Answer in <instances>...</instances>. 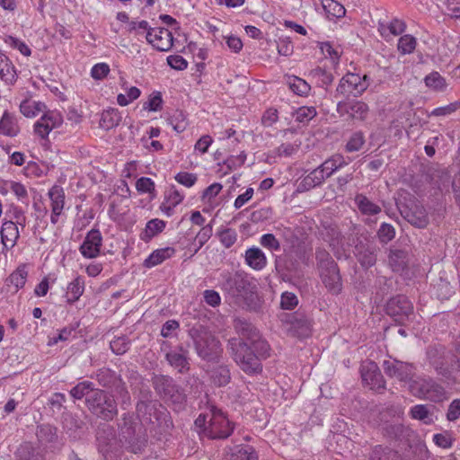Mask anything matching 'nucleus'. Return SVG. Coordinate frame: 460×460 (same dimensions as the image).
Returning a JSON list of instances; mask_svg holds the SVG:
<instances>
[{"label":"nucleus","mask_w":460,"mask_h":460,"mask_svg":"<svg viewBox=\"0 0 460 460\" xmlns=\"http://www.w3.org/2000/svg\"><path fill=\"white\" fill-rule=\"evenodd\" d=\"M289 88L297 95L307 96L311 91L310 84L304 79L297 76H289L288 78Z\"/></svg>","instance_id":"42"},{"label":"nucleus","mask_w":460,"mask_h":460,"mask_svg":"<svg viewBox=\"0 0 460 460\" xmlns=\"http://www.w3.org/2000/svg\"><path fill=\"white\" fill-rule=\"evenodd\" d=\"M424 81L429 88L436 91H442L447 86L445 79L438 72H433L428 75Z\"/></svg>","instance_id":"51"},{"label":"nucleus","mask_w":460,"mask_h":460,"mask_svg":"<svg viewBox=\"0 0 460 460\" xmlns=\"http://www.w3.org/2000/svg\"><path fill=\"white\" fill-rule=\"evenodd\" d=\"M234 329L239 335L248 340L255 341V339L259 338L257 329L245 320L236 319L234 321Z\"/></svg>","instance_id":"36"},{"label":"nucleus","mask_w":460,"mask_h":460,"mask_svg":"<svg viewBox=\"0 0 460 460\" xmlns=\"http://www.w3.org/2000/svg\"><path fill=\"white\" fill-rule=\"evenodd\" d=\"M63 123V117L57 111H49L35 122L34 132L40 138L45 139L49 133L60 127Z\"/></svg>","instance_id":"11"},{"label":"nucleus","mask_w":460,"mask_h":460,"mask_svg":"<svg viewBox=\"0 0 460 460\" xmlns=\"http://www.w3.org/2000/svg\"><path fill=\"white\" fill-rule=\"evenodd\" d=\"M328 175H325V172L323 167L320 165L316 169L313 170L305 178V182L309 187H315L323 182V181L328 178Z\"/></svg>","instance_id":"49"},{"label":"nucleus","mask_w":460,"mask_h":460,"mask_svg":"<svg viewBox=\"0 0 460 460\" xmlns=\"http://www.w3.org/2000/svg\"><path fill=\"white\" fill-rule=\"evenodd\" d=\"M111 349L117 355L124 354L129 348L128 339L122 336L111 341Z\"/></svg>","instance_id":"56"},{"label":"nucleus","mask_w":460,"mask_h":460,"mask_svg":"<svg viewBox=\"0 0 460 460\" xmlns=\"http://www.w3.org/2000/svg\"><path fill=\"white\" fill-rule=\"evenodd\" d=\"M4 43L13 49L18 50L22 55L25 57H29L31 54V50L30 47L22 40L13 37V36H6L4 38Z\"/></svg>","instance_id":"48"},{"label":"nucleus","mask_w":460,"mask_h":460,"mask_svg":"<svg viewBox=\"0 0 460 460\" xmlns=\"http://www.w3.org/2000/svg\"><path fill=\"white\" fill-rule=\"evenodd\" d=\"M355 254L358 258V262L366 268L371 267L376 263V256L374 251L363 245L356 247Z\"/></svg>","instance_id":"38"},{"label":"nucleus","mask_w":460,"mask_h":460,"mask_svg":"<svg viewBox=\"0 0 460 460\" xmlns=\"http://www.w3.org/2000/svg\"><path fill=\"white\" fill-rule=\"evenodd\" d=\"M165 358L168 363L176 368L180 373H187L190 369L188 350L180 348V351L172 350L167 352Z\"/></svg>","instance_id":"25"},{"label":"nucleus","mask_w":460,"mask_h":460,"mask_svg":"<svg viewBox=\"0 0 460 460\" xmlns=\"http://www.w3.org/2000/svg\"><path fill=\"white\" fill-rule=\"evenodd\" d=\"M102 245V236L98 229L90 230L80 245L81 254L87 259H93L99 256Z\"/></svg>","instance_id":"16"},{"label":"nucleus","mask_w":460,"mask_h":460,"mask_svg":"<svg viewBox=\"0 0 460 460\" xmlns=\"http://www.w3.org/2000/svg\"><path fill=\"white\" fill-rule=\"evenodd\" d=\"M146 39L149 44L159 51H169L173 45L172 32L168 29L162 27L148 30Z\"/></svg>","instance_id":"13"},{"label":"nucleus","mask_w":460,"mask_h":460,"mask_svg":"<svg viewBox=\"0 0 460 460\" xmlns=\"http://www.w3.org/2000/svg\"><path fill=\"white\" fill-rule=\"evenodd\" d=\"M317 115L315 107L314 106H302L299 107L294 113L296 121L300 123H308Z\"/></svg>","instance_id":"44"},{"label":"nucleus","mask_w":460,"mask_h":460,"mask_svg":"<svg viewBox=\"0 0 460 460\" xmlns=\"http://www.w3.org/2000/svg\"><path fill=\"white\" fill-rule=\"evenodd\" d=\"M260 243L270 251H279L280 249L279 242L272 234H262L260 238Z\"/></svg>","instance_id":"60"},{"label":"nucleus","mask_w":460,"mask_h":460,"mask_svg":"<svg viewBox=\"0 0 460 460\" xmlns=\"http://www.w3.org/2000/svg\"><path fill=\"white\" fill-rule=\"evenodd\" d=\"M412 304L405 296H396L386 304L387 314L393 316H408L412 313Z\"/></svg>","instance_id":"20"},{"label":"nucleus","mask_w":460,"mask_h":460,"mask_svg":"<svg viewBox=\"0 0 460 460\" xmlns=\"http://www.w3.org/2000/svg\"><path fill=\"white\" fill-rule=\"evenodd\" d=\"M222 184L215 182L205 189L202 199L206 202H210L215 197H217L222 190Z\"/></svg>","instance_id":"64"},{"label":"nucleus","mask_w":460,"mask_h":460,"mask_svg":"<svg viewBox=\"0 0 460 460\" xmlns=\"http://www.w3.org/2000/svg\"><path fill=\"white\" fill-rule=\"evenodd\" d=\"M190 335L199 357L208 362L218 363L223 349L219 341L211 332L199 327L192 328Z\"/></svg>","instance_id":"1"},{"label":"nucleus","mask_w":460,"mask_h":460,"mask_svg":"<svg viewBox=\"0 0 460 460\" xmlns=\"http://www.w3.org/2000/svg\"><path fill=\"white\" fill-rule=\"evenodd\" d=\"M244 261L252 270L261 271L268 264V260L261 249L257 246L248 248L244 252Z\"/></svg>","instance_id":"22"},{"label":"nucleus","mask_w":460,"mask_h":460,"mask_svg":"<svg viewBox=\"0 0 460 460\" xmlns=\"http://www.w3.org/2000/svg\"><path fill=\"white\" fill-rule=\"evenodd\" d=\"M86 406L91 412L104 420H111L118 414L113 395L98 388L92 393Z\"/></svg>","instance_id":"3"},{"label":"nucleus","mask_w":460,"mask_h":460,"mask_svg":"<svg viewBox=\"0 0 460 460\" xmlns=\"http://www.w3.org/2000/svg\"><path fill=\"white\" fill-rule=\"evenodd\" d=\"M410 391L414 396L434 402L443 400L445 395L444 388L431 378H418L413 380L410 385Z\"/></svg>","instance_id":"5"},{"label":"nucleus","mask_w":460,"mask_h":460,"mask_svg":"<svg viewBox=\"0 0 460 460\" xmlns=\"http://www.w3.org/2000/svg\"><path fill=\"white\" fill-rule=\"evenodd\" d=\"M320 276L325 288H336L340 285V275L335 261L323 250L316 252Z\"/></svg>","instance_id":"6"},{"label":"nucleus","mask_w":460,"mask_h":460,"mask_svg":"<svg viewBox=\"0 0 460 460\" xmlns=\"http://www.w3.org/2000/svg\"><path fill=\"white\" fill-rule=\"evenodd\" d=\"M389 263L394 271H401L406 266V253L403 251H392L389 255Z\"/></svg>","instance_id":"45"},{"label":"nucleus","mask_w":460,"mask_h":460,"mask_svg":"<svg viewBox=\"0 0 460 460\" xmlns=\"http://www.w3.org/2000/svg\"><path fill=\"white\" fill-rule=\"evenodd\" d=\"M49 208L51 210L50 222L56 225L59 222L66 205L65 190L61 186L54 185L48 191Z\"/></svg>","instance_id":"14"},{"label":"nucleus","mask_w":460,"mask_h":460,"mask_svg":"<svg viewBox=\"0 0 460 460\" xmlns=\"http://www.w3.org/2000/svg\"><path fill=\"white\" fill-rule=\"evenodd\" d=\"M337 111L341 115H348L352 119L364 120L368 114L369 108L361 101H345L337 104Z\"/></svg>","instance_id":"18"},{"label":"nucleus","mask_w":460,"mask_h":460,"mask_svg":"<svg viewBox=\"0 0 460 460\" xmlns=\"http://www.w3.org/2000/svg\"><path fill=\"white\" fill-rule=\"evenodd\" d=\"M234 424L218 409H212L205 436L211 439H226L234 431Z\"/></svg>","instance_id":"4"},{"label":"nucleus","mask_w":460,"mask_h":460,"mask_svg":"<svg viewBox=\"0 0 460 460\" xmlns=\"http://www.w3.org/2000/svg\"><path fill=\"white\" fill-rule=\"evenodd\" d=\"M30 269L31 264L29 263L20 264L6 279V285L13 288H23L28 281Z\"/></svg>","instance_id":"26"},{"label":"nucleus","mask_w":460,"mask_h":460,"mask_svg":"<svg viewBox=\"0 0 460 460\" xmlns=\"http://www.w3.org/2000/svg\"><path fill=\"white\" fill-rule=\"evenodd\" d=\"M322 5L328 18H341L345 15L344 6L335 0H322Z\"/></svg>","instance_id":"37"},{"label":"nucleus","mask_w":460,"mask_h":460,"mask_svg":"<svg viewBox=\"0 0 460 460\" xmlns=\"http://www.w3.org/2000/svg\"><path fill=\"white\" fill-rule=\"evenodd\" d=\"M152 382L155 390L164 399L173 403H181L184 401L185 394L172 378L163 375L155 376Z\"/></svg>","instance_id":"8"},{"label":"nucleus","mask_w":460,"mask_h":460,"mask_svg":"<svg viewBox=\"0 0 460 460\" xmlns=\"http://www.w3.org/2000/svg\"><path fill=\"white\" fill-rule=\"evenodd\" d=\"M406 29V24L399 19H393L389 22H379L378 31L382 37L387 40L390 36L402 34Z\"/></svg>","instance_id":"30"},{"label":"nucleus","mask_w":460,"mask_h":460,"mask_svg":"<svg viewBox=\"0 0 460 460\" xmlns=\"http://www.w3.org/2000/svg\"><path fill=\"white\" fill-rule=\"evenodd\" d=\"M225 460H258L255 450L251 446H236L226 449Z\"/></svg>","instance_id":"27"},{"label":"nucleus","mask_w":460,"mask_h":460,"mask_svg":"<svg viewBox=\"0 0 460 460\" xmlns=\"http://www.w3.org/2000/svg\"><path fill=\"white\" fill-rule=\"evenodd\" d=\"M20 225H17L13 220L4 219L0 227V237L3 252H9L18 243L20 238Z\"/></svg>","instance_id":"17"},{"label":"nucleus","mask_w":460,"mask_h":460,"mask_svg":"<svg viewBox=\"0 0 460 460\" xmlns=\"http://www.w3.org/2000/svg\"><path fill=\"white\" fill-rule=\"evenodd\" d=\"M136 188L140 193H151L155 190V182L147 177H141L136 182Z\"/></svg>","instance_id":"63"},{"label":"nucleus","mask_w":460,"mask_h":460,"mask_svg":"<svg viewBox=\"0 0 460 460\" xmlns=\"http://www.w3.org/2000/svg\"><path fill=\"white\" fill-rule=\"evenodd\" d=\"M166 226V222L154 218L149 220L143 232L140 234V238L144 242H149L152 238L156 236L158 234L162 233Z\"/></svg>","instance_id":"31"},{"label":"nucleus","mask_w":460,"mask_h":460,"mask_svg":"<svg viewBox=\"0 0 460 460\" xmlns=\"http://www.w3.org/2000/svg\"><path fill=\"white\" fill-rule=\"evenodd\" d=\"M96 389L92 382L83 381L70 390V394L75 400L85 398V404H87L92 393Z\"/></svg>","instance_id":"35"},{"label":"nucleus","mask_w":460,"mask_h":460,"mask_svg":"<svg viewBox=\"0 0 460 460\" xmlns=\"http://www.w3.org/2000/svg\"><path fill=\"white\" fill-rule=\"evenodd\" d=\"M4 188L9 190L22 203H28V191L22 183L15 181H7L4 183Z\"/></svg>","instance_id":"39"},{"label":"nucleus","mask_w":460,"mask_h":460,"mask_svg":"<svg viewBox=\"0 0 460 460\" xmlns=\"http://www.w3.org/2000/svg\"><path fill=\"white\" fill-rule=\"evenodd\" d=\"M235 288H256L257 280L249 273L236 271L233 277Z\"/></svg>","instance_id":"43"},{"label":"nucleus","mask_w":460,"mask_h":460,"mask_svg":"<svg viewBox=\"0 0 460 460\" xmlns=\"http://www.w3.org/2000/svg\"><path fill=\"white\" fill-rule=\"evenodd\" d=\"M174 179L178 183L190 188L197 182L198 177L195 173L180 172L174 176Z\"/></svg>","instance_id":"58"},{"label":"nucleus","mask_w":460,"mask_h":460,"mask_svg":"<svg viewBox=\"0 0 460 460\" xmlns=\"http://www.w3.org/2000/svg\"><path fill=\"white\" fill-rule=\"evenodd\" d=\"M213 143V138L209 135L202 136L194 146V152L204 155L208 152Z\"/></svg>","instance_id":"62"},{"label":"nucleus","mask_w":460,"mask_h":460,"mask_svg":"<svg viewBox=\"0 0 460 460\" xmlns=\"http://www.w3.org/2000/svg\"><path fill=\"white\" fill-rule=\"evenodd\" d=\"M416 39L410 34H406L399 39L397 48L402 54L405 55L413 52V50L416 48Z\"/></svg>","instance_id":"50"},{"label":"nucleus","mask_w":460,"mask_h":460,"mask_svg":"<svg viewBox=\"0 0 460 460\" xmlns=\"http://www.w3.org/2000/svg\"><path fill=\"white\" fill-rule=\"evenodd\" d=\"M228 346L234 360L243 371L253 374L261 370L259 357L251 350L242 339L233 338L229 340Z\"/></svg>","instance_id":"2"},{"label":"nucleus","mask_w":460,"mask_h":460,"mask_svg":"<svg viewBox=\"0 0 460 460\" xmlns=\"http://www.w3.org/2000/svg\"><path fill=\"white\" fill-rule=\"evenodd\" d=\"M110 72V66L105 62H100L93 66L90 75L95 81H102L109 75Z\"/></svg>","instance_id":"53"},{"label":"nucleus","mask_w":460,"mask_h":460,"mask_svg":"<svg viewBox=\"0 0 460 460\" xmlns=\"http://www.w3.org/2000/svg\"><path fill=\"white\" fill-rule=\"evenodd\" d=\"M220 243L226 248H230L237 240V233L232 228H223L217 233Z\"/></svg>","instance_id":"52"},{"label":"nucleus","mask_w":460,"mask_h":460,"mask_svg":"<svg viewBox=\"0 0 460 460\" xmlns=\"http://www.w3.org/2000/svg\"><path fill=\"white\" fill-rule=\"evenodd\" d=\"M408 222L411 225L422 228L428 224V217L423 208L415 207L414 209L409 211L406 215Z\"/></svg>","instance_id":"41"},{"label":"nucleus","mask_w":460,"mask_h":460,"mask_svg":"<svg viewBox=\"0 0 460 460\" xmlns=\"http://www.w3.org/2000/svg\"><path fill=\"white\" fill-rule=\"evenodd\" d=\"M365 143L364 136L361 132H356L352 134L346 145V150L348 152L358 151L363 144Z\"/></svg>","instance_id":"57"},{"label":"nucleus","mask_w":460,"mask_h":460,"mask_svg":"<svg viewBox=\"0 0 460 460\" xmlns=\"http://www.w3.org/2000/svg\"><path fill=\"white\" fill-rule=\"evenodd\" d=\"M63 428L68 436L74 439L80 438L86 429L84 417L70 412L63 415Z\"/></svg>","instance_id":"19"},{"label":"nucleus","mask_w":460,"mask_h":460,"mask_svg":"<svg viewBox=\"0 0 460 460\" xmlns=\"http://www.w3.org/2000/svg\"><path fill=\"white\" fill-rule=\"evenodd\" d=\"M212 226L207 225L203 226L199 232L196 235V242H198L199 245L195 249V252H197L212 236Z\"/></svg>","instance_id":"59"},{"label":"nucleus","mask_w":460,"mask_h":460,"mask_svg":"<svg viewBox=\"0 0 460 460\" xmlns=\"http://www.w3.org/2000/svg\"><path fill=\"white\" fill-rule=\"evenodd\" d=\"M370 79L367 75L361 76L358 74L348 73L341 80L337 92L343 95L352 94L358 96L362 94L369 86Z\"/></svg>","instance_id":"10"},{"label":"nucleus","mask_w":460,"mask_h":460,"mask_svg":"<svg viewBox=\"0 0 460 460\" xmlns=\"http://www.w3.org/2000/svg\"><path fill=\"white\" fill-rule=\"evenodd\" d=\"M347 164L344 157L341 155H334L329 159L324 161L321 166L325 172V175L329 177L332 175L337 170Z\"/></svg>","instance_id":"40"},{"label":"nucleus","mask_w":460,"mask_h":460,"mask_svg":"<svg viewBox=\"0 0 460 460\" xmlns=\"http://www.w3.org/2000/svg\"><path fill=\"white\" fill-rule=\"evenodd\" d=\"M163 99L159 92H154L148 97V100L144 103V110L149 111H158L162 109Z\"/></svg>","instance_id":"55"},{"label":"nucleus","mask_w":460,"mask_h":460,"mask_svg":"<svg viewBox=\"0 0 460 460\" xmlns=\"http://www.w3.org/2000/svg\"><path fill=\"white\" fill-rule=\"evenodd\" d=\"M383 367L387 376L394 377L401 382L411 381L414 376L413 366L405 362L385 360Z\"/></svg>","instance_id":"15"},{"label":"nucleus","mask_w":460,"mask_h":460,"mask_svg":"<svg viewBox=\"0 0 460 460\" xmlns=\"http://www.w3.org/2000/svg\"><path fill=\"white\" fill-rule=\"evenodd\" d=\"M7 215L10 217L9 220H13L17 225H20L22 229L25 227L27 217L22 208L18 206H11Z\"/></svg>","instance_id":"54"},{"label":"nucleus","mask_w":460,"mask_h":460,"mask_svg":"<svg viewBox=\"0 0 460 460\" xmlns=\"http://www.w3.org/2000/svg\"><path fill=\"white\" fill-rule=\"evenodd\" d=\"M175 253L176 250L172 246L156 249L145 260L144 265L147 268L155 267L172 258Z\"/></svg>","instance_id":"28"},{"label":"nucleus","mask_w":460,"mask_h":460,"mask_svg":"<svg viewBox=\"0 0 460 460\" xmlns=\"http://www.w3.org/2000/svg\"><path fill=\"white\" fill-rule=\"evenodd\" d=\"M121 121V115L119 110L110 108L101 114L100 127L105 130L117 127Z\"/></svg>","instance_id":"32"},{"label":"nucleus","mask_w":460,"mask_h":460,"mask_svg":"<svg viewBox=\"0 0 460 460\" xmlns=\"http://www.w3.org/2000/svg\"><path fill=\"white\" fill-rule=\"evenodd\" d=\"M298 305L296 296L289 291H286L281 295L280 305L283 309L291 310Z\"/></svg>","instance_id":"61"},{"label":"nucleus","mask_w":460,"mask_h":460,"mask_svg":"<svg viewBox=\"0 0 460 460\" xmlns=\"http://www.w3.org/2000/svg\"><path fill=\"white\" fill-rule=\"evenodd\" d=\"M125 90L126 94L119 93L117 96V102L122 107L128 105L133 101L137 100L141 94V91L136 86L125 88Z\"/></svg>","instance_id":"46"},{"label":"nucleus","mask_w":460,"mask_h":460,"mask_svg":"<svg viewBox=\"0 0 460 460\" xmlns=\"http://www.w3.org/2000/svg\"><path fill=\"white\" fill-rule=\"evenodd\" d=\"M355 203L363 215L374 216L381 212V208L363 194L355 197Z\"/></svg>","instance_id":"33"},{"label":"nucleus","mask_w":460,"mask_h":460,"mask_svg":"<svg viewBox=\"0 0 460 460\" xmlns=\"http://www.w3.org/2000/svg\"><path fill=\"white\" fill-rule=\"evenodd\" d=\"M20 132L17 119L11 113L4 111L0 118V135L13 137Z\"/></svg>","instance_id":"29"},{"label":"nucleus","mask_w":460,"mask_h":460,"mask_svg":"<svg viewBox=\"0 0 460 460\" xmlns=\"http://www.w3.org/2000/svg\"><path fill=\"white\" fill-rule=\"evenodd\" d=\"M207 373L210 381L217 386H225L231 380V374L228 366L225 364H217L209 367Z\"/></svg>","instance_id":"23"},{"label":"nucleus","mask_w":460,"mask_h":460,"mask_svg":"<svg viewBox=\"0 0 460 460\" xmlns=\"http://www.w3.org/2000/svg\"><path fill=\"white\" fill-rule=\"evenodd\" d=\"M361 377L363 383L371 390L380 392L385 387L384 376L377 365L373 361H367L362 364Z\"/></svg>","instance_id":"12"},{"label":"nucleus","mask_w":460,"mask_h":460,"mask_svg":"<svg viewBox=\"0 0 460 460\" xmlns=\"http://www.w3.org/2000/svg\"><path fill=\"white\" fill-rule=\"evenodd\" d=\"M37 437L43 442H54L58 438L57 429L49 424L39 426Z\"/></svg>","instance_id":"47"},{"label":"nucleus","mask_w":460,"mask_h":460,"mask_svg":"<svg viewBox=\"0 0 460 460\" xmlns=\"http://www.w3.org/2000/svg\"><path fill=\"white\" fill-rule=\"evenodd\" d=\"M279 317L287 332L292 335L305 337L311 333V322L305 314L300 312L282 313Z\"/></svg>","instance_id":"7"},{"label":"nucleus","mask_w":460,"mask_h":460,"mask_svg":"<svg viewBox=\"0 0 460 460\" xmlns=\"http://www.w3.org/2000/svg\"><path fill=\"white\" fill-rule=\"evenodd\" d=\"M99 385L114 390L122 399V404H129L130 397L119 376L109 368H101L95 374Z\"/></svg>","instance_id":"9"},{"label":"nucleus","mask_w":460,"mask_h":460,"mask_svg":"<svg viewBox=\"0 0 460 460\" xmlns=\"http://www.w3.org/2000/svg\"><path fill=\"white\" fill-rule=\"evenodd\" d=\"M46 106L43 102L33 99H27L21 102L20 111L27 118H33L43 112Z\"/></svg>","instance_id":"34"},{"label":"nucleus","mask_w":460,"mask_h":460,"mask_svg":"<svg viewBox=\"0 0 460 460\" xmlns=\"http://www.w3.org/2000/svg\"><path fill=\"white\" fill-rule=\"evenodd\" d=\"M17 70L12 60L0 50V80L6 84H13L17 80Z\"/></svg>","instance_id":"24"},{"label":"nucleus","mask_w":460,"mask_h":460,"mask_svg":"<svg viewBox=\"0 0 460 460\" xmlns=\"http://www.w3.org/2000/svg\"><path fill=\"white\" fill-rule=\"evenodd\" d=\"M184 197V194L174 187L169 189L159 207L161 212L168 217H172L174 208L183 201Z\"/></svg>","instance_id":"21"}]
</instances>
